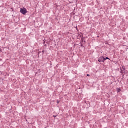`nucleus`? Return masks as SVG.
Wrapping results in <instances>:
<instances>
[{"instance_id":"f257e3e1","label":"nucleus","mask_w":128,"mask_h":128,"mask_svg":"<svg viewBox=\"0 0 128 128\" xmlns=\"http://www.w3.org/2000/svg\"><path fill=\"white\" fill-rule=\"evenodd\" d=\"M20 12L22 14H26L28 12V10H26V8H20Z\"/></svg>"},{"instance_id":"f03ea898","label":"nucleus","mask_w":128,"mask_h":128,"mask_svg":"<svg viewBox=\"0 0 128 128\" xmlns=\"http://www.w3.org/2000/svg\"><path fill=\"white\" fill-rule=\"evenodd\" d=\"M98 62H104L106 60V59H104V58L102 56H101L99 59H98Z\"/></svg>"},{"instance_id":"7ed1b4c3","label":"nucleus","mask_w":128,"mask_h":128,"mask_svg":"<svg viewBox=\"0 0 128 128\" xmlns=\"http://www.w3.org/2000/svg\"><path fill=\"white\" fill-rule=\"evenodd\" d=\"M117 92H120V88H118L117 89Z\"/></svg>"},{"instance_id":"20e7f679","label":"nucleus","mask_w":128,"mask_h":128,"mask_svg":"<svg viewBox=\"0 0 128 128\" xmlns=\"http://www.w3.org/2000/svg\"><path fill=\"white\" fill-rule=\"evenodd\" d=\"M104 60H110V58L108 57H106L105 58H104Z\"/></svg>"},{"instance_id":"39448f33","label":"nucleus","mask_w":128,"mask_h":128,"mask_svg":"<svg viewBox=\"0 0 128 128\" xmlns=\"http://www.w3.org/2000/svg\"><path fill=\"white\" fill-rule=\"evenodd\" d=\"M87 76H90V74H87Z\"/></svg>"}]
</instances>
